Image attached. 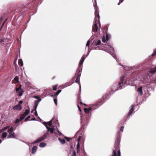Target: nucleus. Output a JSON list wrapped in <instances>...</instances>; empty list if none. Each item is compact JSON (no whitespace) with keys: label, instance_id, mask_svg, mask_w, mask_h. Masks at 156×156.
Here are the masks:
<instances>
[{"label":"nucleus","instance_id":"f257e3e1","mask_svg":"<svg viewBox=\"0 0 156 156\" xmlns=\"http://www.w3.org/2000/svg\"><path fill=\"white\" fill-rule=\"evenodd\" d=\"M120 139V135H118L115 140L114 149L113 150L112 154V156H121V153L119 149Z\"/></svg>","mask_w":156,"mask_h":156},{"label":"nucleus","instance_id":"f03ea898","mask_svg":"<svg viewBox=\"0 0 156 156\" xmlns=\"http://www.w3.org/2000/svg\"><path fill=\"white\" fill-rule=\"evenodd\" d=\"M94 8L95 10V17L94 18L95 23L92 28V31L96 32L98 30V27L97 26L96 23L97 22H100V16L99 14L98 11H97V10H98V8L96 6H95V5H94Z\"/></svg>","mask_w":156,"mask_h":156},{"label":"nucleus","instance_id":"7ed1b4c3","mask_svg":"<svg viewBox=\"0 0 156 156\" xmlns=\"http://www.w3.org/2000/svg\"><path fill=\"white\" fill-rule=\"evenodd\" d=\"M102 101V100L101 99L99 101H98L96 102L94 104H93L91 106V107L89 108H84V111L86 113H88L92 109H95L97 108H98L101 104H100Z\"/></svg>","mask_w":156,"mask_h":156},{"label":"nucleus","instance_id":"20e7f679","mask_svg":"<svg viewBox=\"0 0 156 156\" xmlns=\"http://www.w3.org/2000/svg\"><path fill=\"white\" fill-rule=\"evenodd\" d=\"M13 128L12 127L10 128L8 130L7 132L9 133V135L8 137V138H15L16 136L15 135V133L13 132Z\"/></svg>","mask_w":156,"mask_h":156},{"label":"nucleus","instance_id":"39448f33","mask_svg":"<svg viewBox=\"0 0 156 156\" xmlns=\"http://www.w3.org/2000/svg\"><path fill=\"white\" fill-rule=\"evenodd\" d=\"M47 135H48V133H47L44 134V135L43 136L40 137L36 140L33 143V144H35L38 142H41L44 140L46 139L47 138Z\"/></svg>","mask_w":156,"mask_h":156},{"label":"nucleus","instance_id":"423d86ee","mask_svg":"<svg viewBox=\"0 0 156 156\" xmlns=\"http://www.w3.org/2000/svg\"><path fill=\"white\" fill-rule=\"evenodd\" d=\"M125 78V77L124 76H122L121 78L120 81L119 83V88H118L117 89L115 90V91L116 90H117L119 89H119H121L122 88V87L123 86V82L124 81Z\"/></svg>","mask_w":156,"mask_h":156},{"label":"nucleus","instance_id":"0eeeda50","mask_svg":"<svg viewBox=\"0 0 156 156\" xmlns=\"http://www.w3.org/2000/svg\"><path fill=\"white\" fill-rule=\"evenodd\" d=\"M55 119V118H53L52 119L49 121L48 122H43V124H44V125L46 127V126H47L46 125V124H48V125L49 126H51L52 125V122H55V123H56V122L57 121V120H56V119H55V121H54V119Z\"/></svg>","mask_w":156,"mask_h":156},{"label":"nucleus","instance_id":"6e6552de","mask_svg":"<svg viewBox=\"0 0 156 156\" xmlns=\"http://www.w3.org/2000/svg\"><path fill=\"white\" fill-rule=\"evenodd\" d=\"M23 108L22 107L21 105L17 104L16 106H14L12 108V109L14 110L20 111Z\"/></svg>","mask_w":156,"mask_h":156},{"label":"nucleus","instance_id":"1a4fd4ad","mask_svg":"<svg viewBox=\"0 0 156 156\" xmlns=\"http://www.w3.org/2000/svg\"><path fill=\"white\" fill-rule=\"evenodd\" d=\"M132 108H131V109L129 110V111L128 113V117H129L131 114H132V112H133L134 111V107L133 105H132L131 106Z\"/></svg>","mask_w":156,"mask_h":156},{"label":"nucleus","instance_id":"9d476101","mask_svg":"<svg viewBox=\"0 0 156 156\" xmlns=\"http://www.w3.org/2000/svg\"><path fill=\"white\" fill-rule=\"evenodd\" d=\"M46 127L48 129V131H49L51 133H54V131L55 130V129L49 127L47 126H46Z\"/></svg>","mask_w":156,"mask_h":156},{"label":"nucleus","instance_id":"9b49d317","mask_svg":"<svg viewBox=\"0 0 156 156\" xmlns=\"http://www.w3.org/2000/svg\"><path fill=\"white\" fill-rule=\"evenodd\" d=\"M138 93L140 94V95L143 94V92L142 91V87L141 86L140 87L137 89V90Z\"/></svg>","mask_w":156,"mask_h":156},{"label":"nucleus","instance_id":"f8f14e48","mask_svg":"<svg viewBox=\"0 0 156 156\" xmlns=\"http://www.w3.org/2000/svg\"><path fill=\"white\" fill-rule=\"evenodd\" d=\"M104 29L106 31H105V32L106 33V39L107 41H108L109 40V38L108 37V34H107V31L108 30V28L106 27H105L104 28Z\"/></svg>","mask_w":156,"mask_h":156},{"label":"nucleus","instance_id":"ddd939ff","mask_svg":"<svg viewBox=\"0 0 156 156\" xmlns=\"http://www.w3.org/2000/svg\"><path fill=\"white\" fill-rule=\"evenodd\" d=\"M82 70V69H78L76 71V73L77 74V76H80L81 73V71Z\"/></svg>","mask_w":156,"mask_h":156},{"label":"nucleus","instance_id":"4468645a","mask_svg":"<svg viewBox=\"0 0 156 156\" xmlns=\"http://www.w3.org/2000/svg\"><path fill=\"white\" fill-rule=\"evenodd\" d=\"M37 149V146H34L31 149V153L33 154H34L36 152Z\"/></svg>","mask_w":156,"mask_h":156},{"label":"nucleus","instance_id":"2eb2a0df","mask_svg":"<svg viewBox=\"0 0 156 156\" xmlns=\"http://www.w3.org/2000/svg\"><path fill=\"white\" fill-rule=\"evenodd\" d=\"M149 72L151 74L154 73L156 72V67L154 68H152L149 71Z\"/></svg>","mask_w":156,"mask_h":156},{"label":"nucleus","instance_id":"dca6fc26","mask_svg":"<svg viewBox=\"0 0 156 156\" xmlns=\"http://www.w3.org/2000/svg\"><path fill=\"white\" fill-rule=\"evenodd\" d=\"M13 80L14 81V82H13V83H14L16 84L17 83L19 82L18 77L17 76H15L14 79Z\"/></svg>","mask_w":156,"mask_h":156},{"label":"nucleus","instance_id":"f3484780","mask_svg":"<svg viewBox=\"0 0 156 156\" xmlns=\"http://www.w3.org/2000/svg\"><path fill=\"white\" fill-rule=\"evenodd\" d=\"M77 104H80V105H82L83 104L81 100L80 95H79V96L78 97Z\"/></svg>","mask_w":156,"mask_h":156},{"label":"nucleus","instance_id":"a211bd4d","mask_svg":"<svg viewBox=\"0 0 156 156\" xmlns=\"http://www.w3.org/2000/svg\"><path fill=\"white\" fill-rule=\"evenodd\" d=\"M58 140L60 141L61 144H64L66 143L65 140L63 139H61L59 137L58 138Z\"/></svg>","mask_w":156,"mask_h":156},{"label":"nucleus","instance_id":"6ab92c4d","mask_svg":"<svg viewBox=\"0 0 156 156\" xmlns=\"http://www.w3.org/2000/svg\"><path fill=\"white\" fill-rule=\"evenodd\" d=\"M19 94V96H21L23 94V89H21L17 93Z\"/></svg>","mask_w":156,"mask_h":156},{"label":"nucleus","instance_id":"aec40b11","mask_svg":"<svg viewBox=\"0 0 156 156\" xmlns=\"http://www.w3.org/2000/svg\"><path fill=\"white\" fill-rule=\"evenodd\" d=\"M46 145V144L44 142H42L40 144L39 146L41 147H43Z\"/></svg>","mask_w":156,"mask_h":156},{"label":"nucleus","instance_id":"412c9836","mask_svg":"<svg viewBox=\"0 0 156 156\" xmlns=\"http://www.w3.org/2000/svg\"><path fill=\"white\" fill-rule=\"evenodd\" d=\"M18 64L19 66H22L23 65V63L22 60L21 59H19Z\"/></svg>","mask_w":156,"mask_h":156},{"label":"nucleus","instance_id":"4be33fe9","mask_svg":"<svg viewBox=\"0 0 156 156\" xmlns=\"http://www.w3.org/2000/svg\"><path fill=\"white\" fill-rule=\"evenodd\" d=\"M7 135V133L6 132L3 133L2 134V138H4L6 137Z\"/></svg>","mask_w":156,"mask_h":156},{"label":"nucleus","instance_id":"5701e85b","mask_svg":"<svg viewBox=\"0 0 156 156\" xmlns=\"http://www.w3.org/2000/svg\"><path fill=\"white\" fill-rule=\"evenodd\" d=\"M61 91V90H58L56 92L55 94H54V95H52V96H56L57 95H58L60 93V92Z\"/></svg>","mask_w":156,"mask_h":156},{"label":"nucleus","instance_id":"b1692460","mask_svg":"<svg viewBox=\"0 0 156 156\" xmlns=\"http://www.w3.org/2000/svg\"><path fill=\"white\" fill-rule=\"evenodd\" d=\"M26 116L23 114L20 115V119L21 120L23 119Z\"/></svg>","mask_w":156,"mask_h":156},{"label":"nucleus","instance_id":"393cba45","mask_svg":"<svg viewBox=\"0 0 156 156\" xmlns=\"http://www.w3.org/2000/svg\"><path fill=\"white\" fill-rule=\"evenodd\" d=\"M30 110L27 109L25 111L24 113L23 114L24 115H25L26 116L30 112Z\"/></svg>","mask_w":156,"mask_h":156},{"label":"nucleus","instance_id":"a878e982","mask_svg":"<svg viewBox=\"0 0 156 156\" xmlns=\"http://www.w3.org/2000/svg\"><path fill=\"white\" fill-rule=\"evenodd\" d=\"M35 105L34 106V110H36L37 108L38 105V102H37V101H36L35 102Z\"/></svg>","mask_w":156,"mask_h":156},{"label":"nucleus","instance_id":"bb28decb","mask_svg":"<svg viewBox=\"0 0 156 156\" xmlns=\"http://www.w3.org/2000/svg\"><path fill=\"white\" fill-rule=\"evenodd\" d=\"M80 76H77V77L76 78V80H75V82L78 83L80 81Z\"/></svg>","mask_w":156,"mask_h":156},{"label":"nucleus","instance_id":"cd10ccee","mask_svg":"<svg viewBox=\"0 0 156 156\" xmlns=\"http://www.w3.org/2000/svg\"><path fill=\"white\" fill-rule=\"evenodd\" d=\"M34 98L37 99H38V102H40L41 100V99L39 98V97L37 96H34Z\"/></svg>","mask_w":156,"mask_h":156},{"label":"nucleus","instance_id":"c85d7f7f","mask_svg":"<svg viewBox=\"0 0 156 156\" xmlns=\"http://www.w3.org/2000/svg\"><path fill=\"white\" fill-rule=\"evenodd\" d=\"M30 118V116L29 115L28 117H27L24 120L25 121H28L29 119Z\"/></svg>","mask_w":156,"mask_h":156},{"label":"nucleus","instance_id":"c756f323","mask_svg":"<svg viewBox=\"0 0 156 156\" xmlns=\"http://www.w3.org/2000/svg\"><path fill=\"white\" fill-rule=\"evenodd\" d=\"M101 43V41L100 40H99L97 41L96 45H99Z\"/></svg>","mask_w":156,"mask_h":156},{"label":"nucleus","instance_id":"7c9ffc66","mask_svg":"<svg viewBox=\"0 0 156 156\" xmlns=\"http://www.w3.org/2000/svg\"><path fill=\"white\" fill-rule=\"evenodd\" d=\"M82 136H79L78 138V142L80 143Z\"/></svg>","mask_w":156,"mask_h":156},{"label":"nucleus","instance_id":"2f4dec72","mask_svg":"<svg viewBox=\"0 0 156 156\" xmlns=\"http://www.w3.org/2000/svg\"><path fill=\"white\" fill-rule=\"evenodd\" d=\"M57 86L56 85L54 86L53 87V90L54 91L56 90L57 89Z\"/></svg>","mask_w":156,"mask_h":156},{"label":"nucleus","instance_id":"473e14b6","mask_svg":"<svg viewBox=\"0 0 156 156\" xmlns=\"http://www.w3.org/2000/svg\"><path fill=\"white\" fill-rule=\"evenodd\" d=\"M54 101L56 105H57V99L56 98H54Z\"/></svg>","mask_w":156,"mask_h":156},{"label":"nucleus","instance_id":"72a5a7b5","mask_svg":"<svg viewBox=\"0 0 156 156\" xmlns=\"http://www.w3.org/2000/svg\"><path fill=\"white\" fill-rule=\"evenodd\" d=\"M80 147V143L78 142V144H77V147H76V149H79Z\"/></svg>","mask_w":156,"mask_h":156},{"label":"nucleus","instance_id":"f704fd0d","mask_svg":"<svg viewBox=\"0 0 156 156\" xmlns=\"http://www.w3.org/2000/svg\"><path fill=\"white\" fill-rule=\"evenodd\" d=\"M72 156H76V152L75 151H73V153L72 154Z\"/></svg>","mask_w":156,"mask_h":156},{"label":"nucleus","instance_id":"c9c22d12","mask_svg":"<svg viewBox=\"0 0 156 156\" xmlns=\"http://www.w3.org/2000/svg\"><path fill=\"white\" fill-rule=\"evenodd\" d=\"M65 139H66V140L68 141H69L70 140V139H71V138L67 137H65Z\"/></svg>","mask_w":156,"mask_h":156},{"label":"nucleus","instance_id":"e433bc0d","mask_svg":"<svg viewBox=\"0 0 156 156\" xmlns=\"http://www.w3.org/2000/svg\"><path fill=\"white\" fill-rule=\"evenodd\" d=\"M90 44V41L89 40H88V41H87V42L86 44V46L87 47V46H89V44Z\"/></svg>","mask_w":156,"mask_h":156},{"label":"nucleus","instance_id":"4c0bfd02","mask_svg":"<svg viewBox=\"0 0 156 156\" xmlns=\"http://www.w3.org/2000/svg\"><path fill=\"white\" fill-rule=\"evenodd\" d=\"M124 0H120L119 2L117 4L118 5H119L121 3H122L124 1Z\"/></svg>","mask_w":156,"mask_h":156},{"label":"nucleus","instance_id":"58836bf2","mask_svg":"<svg viewBox=\"0 0 156 156\" xmlns=\"http://www.w3.org/2000/svg\"><path fill=\"white\" fill-rule=\"evenodd\" d=\"M124 128V127L123 126H122L121 127V128H120V130L122 132L123 131Z\"/></svg>","mask_w":156,"mask_h":156},{"label":"nucleus","instance_id":"ea45409f","mask_svg":"<svg viewBox=\"0 0 156 156\" xmlns=\"http://www.w3.org/2000/svg\"><path fill=\"white\" fill-rule=\"evenodd\" d=\"M20 89L18 87L16 88V93H18Z\"/></svg>","mask_w":156,"mask_h":156},{"label":"nucleus","instance_id":"a19ab883","mask_svg":"<svg viewBox=\"0 0 156 156\" xmlns=\"http://www.w3.org/2000/svg\"><path fill=\"white\" fill-rule=\"evenodd\" d=\"M82 65H80V64H79V67H78V69H82Z\"/></svg>","mask_w":156,"mask_h":156},{"label":"nucleus","instance_id":"79ce46f5","mask_svg":"<svg viewBox=\"0 0 156 156\" xmlns=\"http://www.w3.org/2000/svg\"><path fill=\"white\" fill-rule=\"evenodd\" d=\"M20 122V119H17L16 120L15 122L16 123H18Z\"/></svg>","mask_w":156,"mask_h":156},{"label":"nucleus","instance_id":"37998d69","mask_svg":"<svg viewBox=\"0 0 156 156\" xmlns=\"http://www.w3.org/2000/svg\"><path fill=\"white\" fill-rule=\"evenodd\" d=\"M4 40H5L4 39H2L0 41V42H1V43H3V45H4V43H3V42H4Z\"/></svg>","mask_w":156,"mask_h":156},{"label":"nucleus","instance_id":"c03bdc74","mask_svg":"<svg viewBox=\"0 0 156 156\" xmlns=\"http://www.w3.org/2000/svg\"><path fill=\"white\" fill-rule=\"evenodd\" d=\"M77 107L78 108L79 110L81 112V109L79 107V106L78 105V104H77Z\"/></svg>","mask_w":156,"mask_h":156},{"label":"nucleus","instance_id":"a18cd8bd","mask_svg":"<svg viewBox=\"0 0 156 156\" xmlns=\"http://www.w3.org/2000/svg\"><path fill=\"white\" fill-rule=\"evenodd\" d=\"M85 59V57H82L81 59L80 60L81 61H82L83 62H84Z\"/></svg>","mask_w":156,"mask_h":156},{"label":"nucleus","instance_id":"49530a36","mask_svg":"<svg viewBox=\"0 0 156 156\" xmlns=\"http://www.w3.org/2000/svg\"><path fill=\"white\" fill-rule=\"evenodd\" d=\"M34 115L36 116H38V114H37V113L36 110L35 111V112H34Z\"/></svg>","mask_w":156,"mask_h":156},{"label":"nucleus","instance_id":"de8ad7c7","mask_svg":"<svg viewBox=\"0 0 156 156\" xmlns=\"http://www.w3.org/2000/svg\"><path fill=\"white\" fill-rule=\"evenodd\" d=\"M83 62L82 61H81L80 60L79 64H80V65H82L83 64Z\"/></svg>","mask_w":156,"mask_h":156},{"label":"nucleus","instance_id":"09e8293b","mask_svg":"<svg viewBox=\"0 0 156 156\" xmlns=\"http://www.w3.org/2000/svg\"><path fill=\"white\" fill-rule=\"evenodd\" d=\"M7 20V19L6 18L5 19V20L4 21V22L2 24H3V25H4L5 23L6 22V21Z\"/></svg>","mask_w":156,"mask_h":156},{"label":"nucleus","instance_id":"8fccbe9b","mask_svg":"<svg viewBox=\"0 0 156 156\" xmlns=\"http://www.w3.org/2000/svg\"><path fill=\"white\" fill-rule=\"evenodd\" d=\"M4 26L3 25V24H2L1 26V27L0 28V31L1 30H2V28L3 27V26Z\"/></svg>","mask_w":156,"mask_h":156},{"label":"nucleus","instance_id":"3c124183","mask_svg":"<svg viewBox=\"0 0 156 156\" xmlns=\"http://www.w3.org/2000/svg\"><path fill=\"white\" fill-rule=\"evenodd\" d=\"M23 103V101H20L19 102V104H18L21 105Z\"/></svg>","mask_w":156,"mask_h":156},{"label":"nucleus","instance_id":"603ef678","mask_svg":"<svg viewBox=\"0 0 156 156\" xmlns=\"http://www.w3.org/2000/svg\"><path fill=\"white\" fill-rule=\"evenodd\" d=\"M76 151H77V154L79 153V152H80V149H76Z\"/></svg>","mask_w":156,"mask_h":156},{"label":"nucleus","instance_id":"864d4df0","mask_svg":"<svg viewBox=\"0 0 156 156\" xmlns=\"http://www.w3.org/2000/svg\"><path fill=\"white\" fill-rule=\"evenodd\" d=\"M9 126H6V127H5L4 128V130H6V129H7V128H9Z\"/></svg>","mask_w":156,"mask_h":156},{"label":"nucleus","instance_id":"5fc2aeb1","mask_svg":"<svg viewBox=\"0 0 156 156\" xmlns=\"http://www.w3.org/2000/svg\"><path fill=\"white\" fill-rule=\"evenodd\" d=\"M102 41L103 42H106V40L105 39H103Z\"/></svg>","mask_w":156,"mask_h":156},{"label":"nucleus","instance_id":"6e6d98bb","mask_svg":"<svg viewBox=\"0 0 156 156\" xmlns=\"http://www.w3.org/2000/svg\"><path fill=\"white\" fill-rule=\"evenodd\" d=\"M21 87H22V85H19V87L18 88H20V89L21 90V89H21Z\"/></svg>","mask_w":156,"mask_h":156},{"label":"nucleus","instance_id":"4d7b16f0","mask_svg":"<svg viewBox=\"0 0 156 156\" xmlns=\"http://www.w3.org/2000/svg\"><path fill=\"white\" fill-rule=\"evenodd\" d=\"M36 120V118H34L33 119H31V120Z\"/></svg>","mask_w":156,"mask_h":156},{"label":"nucleus","instance_id":"13d9d810","mask_svg":"<svg viewBox=\"0 0 156 156\" xmlns=\"http://www.w3.org/2000/svg\"><path fill=\"white\" fill-rule=\"evenodd\" d=\"M2 142V140L0 139V144Z\"/></svg>","mask_w":156,"mask_h":156},{"label":"nucleus","instance_id":"bf43d9fd","mask_svg":"<svg viewBox=\"0 0 156 156\" xmlns=\"http://www.w3.org/2000/svg\"><path fill=\"white\" fill-rule=\"evenodd\" d=\"M55 77V76H54L52 78V79H53Z\"/></svg>","mask_w":156,"mask_h":156},{"label":"nucleus","instance_id":"052dcab7","mask_svg":"<svg viewBox=\"0 0 156 156\" xmlns=\"http://www.w3.org/2000/svg\"><path fill=\"white\" fill-rule=\"evenodd\" d=\"M38 118L39 119H41L39 117H38Z\"/></svg>","mask_w":156,"mask_h":156},{"label":"nucleus","instance_id":"680f3d73","mask_svg":"<svg viewBox=\"0 0 156 156\" xmlns=\"http://www.w3.org/2000/svg\"><path fill=\"white\" fill-rule=\"evenodd\" d=\"M83 105H85V106H86V104H84Z\"/></svg>","mask_w":156,"mask_h":156},{"label":"nucleus","instance_id":"e2e57ef3","mask_svg":"<svg viewBox=\"0 0 156 156\" xmlns=\"http://www.w3.org/2000/svg\"><path fill=\"white\" fill-rule=\"evenodd\" d=\"M40 120H41V121H42V119H40Z\"/></svg>","mask_w":156,"mask_h":156},{"label":"nucleus","instance_id":"0e129e2a","mask_svg":"<svg viewBox=\"0 0 156 156\" xmlns=\"http://www.w3.org/2000/svg\"><path fill=\"white\" fill-rule=\"evenodd\" d=\"M33 110L31 112H33Z\"/></svg>","mask_w":156,"mask_h":156}]
</instances>
